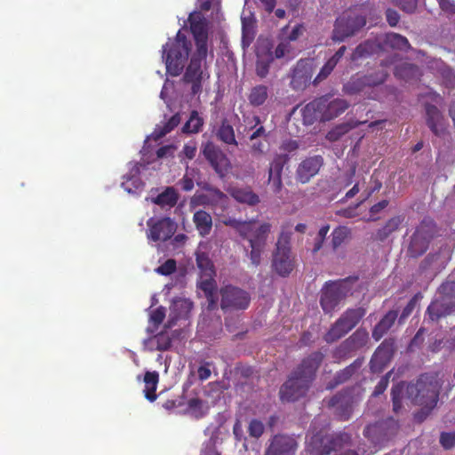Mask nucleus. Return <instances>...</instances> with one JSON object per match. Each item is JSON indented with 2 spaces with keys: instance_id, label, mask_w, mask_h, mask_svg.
Returning a JSON list of instances; mask_svg holds the SVG:
<instances>
[{
  "instance_id": "bb28decb",
  "label": "nucleus",
  "mask_w": 455,
  "mask_h": 455,
  "mask_svg": "<svg viewBox=\"0 0 455 455\" xmlns=\"http://www.w3.org/2000/svg\"><path fill=\"white\" fill-rule=\"evenodd\" d=\"M398 317V311L389 310L374 326L371 336L374 340L379 341L394 325Z\"/></svg>"
},
{
  "instance_id": "3c124183",
  "label": "nucleus",
  "mask_w": 455,
  "mask_h": 455,
  "mask_svg": "<svg viewBox=\"0 0 455 455\" xmlns=\"http://www.w3.org/2000/svg\"><path fill=\"white\" fill-rule=\"evenodd\" d=\"M248 432L251 436L259 438L264 432V425L258 419H252L249 424Z\"/></svg>"
},
{
  "instance_id": "473e14b6",
  "label": "nucleus",
  "mask_w": 455,
  "mask_h": 455,
  "mask_svg": "<svg viewBox=\"0 0 455 455\" xmlns=\"http://www.w3.org/2000/svg\"><path fill=\"white\" fill-rule=\"evenodd\" d=\"M178 200L179 195L175 188L173 187H167L156 197L153 198L152 202L162 208H172L177 204Z\"/></svg>"
},
{
  "instance_id": "49530a36",
  "label": "nucleus",
  "mask_w": 455,
  "mask_h": 455,
  "mask_svg": "<svg viewBox=\"0 0 455 455\" xmlns=\"http://www.w3.org/2000/svg\"><path fill=\"white\" fill-rule=\"evenodd\" d=\"M336 66L337 65L334 63V60H331L329 59L320 69V72L314 79L313 84L316 85L322 81L325 80L331 74Z\"/></svg>"
},
{
  "instance_id": "680f3d73",
  "label": "nucleus",
  "mask_w": 455,
  "mask_h": 455,
  "mask_svg": "<svg viewBox=\"0 0 455 455\" xmlns=\"http://www.w3.org/2000/svg\"><path fill=\"white\" fill-rule=\"evenodd\" d=\"M397 4L403 11L412 13L417 8L418 0H398Z\"/></svg>"
},
{
  "instance_id": "412c9836",
  "label": "nucleus",
  "mask_w": 455,
  "mask_h": 455,
  "mask_svg": "<svg viewBox=\"0 0 455 455\" xmlns=\"http://www.w3.org/2000/svg\"><path fill=\"white\" fill-rule=\"evenodd\" d=\"M395 352V340L386 339L371 356L370 368L372 372H380L390 363Z\"/></svg>"
},
{
  "instance_id": "0e129e2a",
  "label": "nucleus",
  "mask_w": 455,
  "mask_h": 455,
  "mask_svg": "<svg viewBox=\"0 0 455 455\" xmlns=\"http://www.w3.org/2000/svg\"><path fill=\"white\" fill-rule=\"evenodd\" d=\"M304 31V26L302 24H297L285 38L290 42L296 41L303 35Z\"/></svg>"
},
{
  "instance_id": "338daca9",
  "label": "nucleus",
  "mask_w": 455,
  "mask_h": 455,
  "mask_svg": "<svg viewBox=\"0 0 455 455\" xmlns=\"http://www.w3.org/2000/svg\"><path fill=\"white\" fill-rule=\"evenodd\" d=\"M386 18H387V23L391 27H395V26L397 25V23H398V21L400 20V15H399V13L395 10L387 9L386 11Z\"/></svg>"
},
{
  "instance_id": "2eb2a0df",
  "label": "nucleus",
  "mask_w": 455,
  "mask_h": 455,
  "mask_svg": "<svg viewBox=\"0 0 455 455\" xmlns=\"http://www.w3.org/2000/svg\"><path fill=\"white\" fill-rule=\"evenodd\" d=\"M207 54L200 55L197 51L191 57L183 75V82L191 84V92L193 95L201 93L203 90L202 82L204 72L202 62L206 59Z\"/></svg>"
},
{
  "instance_id": "6e6d98bb",
  "label": "nucleus",
  "mask_w": 455,
  "mask_h": 455,
  "mask_svg": "<svg viewBox=\"0 0 455 455\" xmlns=\"http://www.w3.org/2000/svg\"><path fill=\"white\" fill-rule=\"evenodd\" d=\"M389 374L390 373H387L385 376L381 377V379L378 382L377 386L375 387L371 394L372 397H378L386 391L389 383Z\"/></svg>"
},
{
  "instance_id": "9d476101",
  "label": "nucleus",
  "mask_w": 455,
  "mask_h": 455,
  "mask_svg": "<svg viewBox=\"0 0 455 455\" xmlns=\"http://www.w3.org/2000/svg\"><path fill=\"white\" fill-rule=\"evenodd\" d=\"M348 439V435L345 433L323 435L320 431L311 437L307 450L311 455H329L331 451L340 449Z\"/></svg>"
},
{
  "instance_id": "1a4fd4ad",
  "label": "nucleus",
  "mask_w": 455,
  "mask_h": 455,
  "mask_svg": "<svg viewBox=\"0 0 455 455\" xmlns=\"http://www.w3.org/2000/svg\"><path fill=\"white\" fill-rule=\"evenodd\" d=\"M435 232V224L430 218H425L411 236L407 255L411 258L422 256L428 249L429 243Z\"/></svg>"
},
{
  "instance_id": "4be33fe9",
  "label": "nucleus",
  "mask_w": 455,
  "mask_h": 455,
  "mask_svg": "<svg viewBox=\"0 0 455 455\" xmlns=\"http://www.w3.org/2000/svg\"><path fill=\"white\" fill-rule=\"evenodd\" d=\"M163 407L176 414H189L195 418H201L204 415L203 400H166Z\"/></svg>"
},
{
  "instance_id": "4c0bfd02",
  "label": "nucleus",
  "mask_w": 455,
  "mask_h": 455,
  "mask_svg": "<svg viewBox=\"0 0 455 455\" xmlns=\"http://www.w3.org/2000/svg\"><path fill=\"white\" fill-rule=\"evenodd\" d=\"M204 291L207 299V309L212 311L218 307V297L216 295V285L212 280H205L200 285Z\"/></svg>"
},
{
  "instance_id": "052dcab7",
  "label": "nucleus",
  "mask_w": 455,
  "mask_h": 455,
  "mask_svg": "<svg viewBox=\"0 0 455 455\" xmlns=\"http://www.w3.org/2000/svg\"><path fill=\"white\" fill-rule=\"evenodd\" d=\"M164 317L165 308L164 307H159L152 312L150 320L155 325H159L163 323Z\"/></svg>"
},
{
  "instance_id": "aec40b11",
  "label": "nucleus",
  "mask_w": 455,
  "mask_h": 455,
  "mask_svg": "<svg viewBox=\"0 0 455 455\" xmlns=\"http://www.w3.org/2000/svg\"><path fill=\"white\" fill-rule=\"evenodd\" d=\"M148 226L149 228L148 237L154 242L157 241H167L175 233L177 225L169 217L162 218L156 222H153V219L148 220Z\"/></svg>"
},
{
  "instance_id": "0eeeda50",
  "label": "nucleus",
  "mask_w": 455,
  "mask_h": 455,
  "mask_svg": "<svg viewBox=\"0 0 455 455\" xmlns=\"http://www.w3.org/2000/svg\"><path fill=\"white\" fill-rule=\"evenodd\" d=\"M440 298L432 301L427 308L431 321H438L455 313V281L447 280L438 288Z\"/></svg>"
},
{
  "instance_id": "dca6fc26",
  "label": "nucleus",
  "mask_w": 455,
  "mask_h": 455,
  "mask_svg": "<svg viewBox=\"0 0 455 455\" xmlns=\"http://www.w3.org/2000/svg\"><path fill=\"white\" fill-rule=\"evenodd\" d=\"M398 427L397 421L389 417L385 420L368 425L363 430V435L374 444H380L390 436L394 435Z\"/></svg>"
},
{
  "instance_id": "423d86ee",
  "label": "nucleus",
  "mask_w": 455,
  "mask_h": 455,
  "mask_svg": "<svg viewBox=\"0 0 455 455\" xmlns=\"http://www.w3.org/2000/svg\"><path fill=\"white\" fill-rule=\"evenodd\" d=\"M190 46V42L180 31L177 33L174 40H170L163 46V58L165 60L166 70L172 76H178L183 70Z\"/></svg>"
},
{
  "instance_id": "8fccbe9b",
  "label": "nucleus",
  "mask_w": 455,
  "mask_h": 455,
  "mask_svg": "<svg viewBox=\"0 0 455 455\" xmlns=\"http://www.w3.org/2000/svg\"><path fill=\"white\" fill-rule=\"evenodd\" d=\"M421 298L420 293L415 294L410 301L407 303V305L404 307V308L402 311V314L399 318V323H403L414 310L416 304L418 300Z\"/></svg>"
},
{
  "instance_id": "72a5a7b5",
  "label": "nucleus",
  "mask_w": 455,
  "mask_h": 455,
  "mask_svg": "<svg viewBox=\"0 0 455 455\" xmlns=\"http://www.w3.org/2000/svg\"><path fill=\"white\" fill-rule=\"evenodd\" d=\"M364 314L365 310L362 307L348 308L339 317V320L350 331L358 324Z\"/></svg>"
},
{
  "instance_id": "09e8293b",
  "label": "nucleus",
  "mask_w": 455,
  "mask_h": 455,
  "mask_svg": "<svg viewBox=\"0 0 455 455\" xmlns=\"http://www.w3.org/2000/svg\"><path fill=\"white\" fill-rule=\"evenodd\" d=\"M192 303L186 299H180L174 302L172 311H176L178 309H183V312H180L178 314H175L174 318H181L186 317L188 313L191 310Z\"/></svg>"
},
{
  "instance_id": "774afa93",
  "label": "nucleus",
  "mask_w": 455,
  "mask_h": 455,
  "mask_svg": "<svg viewBox=\"0 0 455 455\" xmlns=\"http://www.w3.org/2000/svg\"><path fill=\"white\" fill-rule=\"evenodd\" d=\"M441 9L450 14H455V3L452 0H439Z\"/></svg>"
},
{
  "instance_id": "c85d7f7f",
  "label": "nucleus",
  "mask_w": 455,
  "mask_h": 455,
  "mask_svg": "<svg viewBox=\"0 0 455 455\" xmlns=\"http://www.w3.org/2000/svg\"><path fill=\"white\" fill-rule=\"evenodd\" d=\"M354 403L355 400H330L328 407L333 409L339 419L347 420L353 412Z\"/></svg>"
},
{
  "instance_id": "20e7f679",
  "label": "nucleus",
  "mask_w": 455,
  "mask_h": 455,
  "mask_svg": "<svg viewBox=\"0 0 455 455\" xmlns=\"http://www.w3.org/2000/svg\"><path fill=\"white\" fill-rule=\"evenodd\" d=\"M357 277L325 282L320 291V306L324 314H332L339 304L347 297Z\"/></svg>"
},
{
  "instance_id": "603ef678",
  "label": "nucleus",
  "mask_w": 455,
  "mask_h": 455,
  "mask_svg": "<svg viewBox=\"0 0 455 455\" xmlns=\"http://www.w3.org/2000/svg\"><path fill=\"white\" fill-rule=\"evenodd\" d=\"M156 348L160 351H166L172 347L171 338L164 333L156 336Z\"/></svg>"
},
{
  "instance_id": "58836bf2",
  "label": "nucleus",
  "mask_w": 455,
  "mask_h": 455,
  "mask_svg": "<svg viewBox=\"0 0 455 455\" xmlns=\"http://www.w3.org/2000/svg\"><path fill=\"white\" fill-rule=\"evenodd\" d=\"M348 332V329H347L346 326L343 325L341 321H339L338 318L335 323L331 324L329 331L324 334L323 339L327 343H333L344 337Z\"/></svg>"
},
{
  "instance_id": "79ce46f5",
  "label": "nucleus",
  "mask_w": 455,
  "mask_h": 455,
  "mask_svg": "<svg viewBox=\"0 0 455 455\" xmlns=\"http://www.w3.org/2000/svg\"><path fill=\"white\" fill-rule=\"evenodd\" d=\"M249 126L245 129L252 131L249 136L251 141H254L259 138L267 139L268 132L261 124L260 117L259 116H253L251 120L249 122Z\"/></svg>"
},
{
  "instance_id": "c03bdc74",
  "label": "nucleus",
  "mask_w": 455,
  "mask_h": 455,
  "mask_svg": "<svg viewBox=\"0 0 455 455\" xmlns=\"http://www.w3.org/2000/svg\"><path fill=\"white\" fill-rule=\"evenodd\" d=\"M288 161L286 155H277L270 164L268 177L282 176L284 164Z\"/></svg>"
},
{
  "instance_id": "f8f14e48",
  "label": "nucleus",
  "mask_w": 455,
  "mask_h": 455,
  "mask_svg": "<svg viewBox=\"0 0 455 455\" xmlns=\"http://www.w3.org/2000/svg\"><path fill=\"white\" fill-rule=\"evenodd\" d=\"M369 340V333L364 329H357L351 336L338 346L332 356L338 362L353 356L355 352L364 347Z\"/></svg>"
},
{
  "instance_id": "a19ab883",
  "label": "nucleus",
  "mask_w": 455,
  "mask_h": 455,
  "mask_svg": "<svg viewBox=\"0 0 455 455\" xmlns=\"http://www.w3.org/2000/svg\"><path fill=\"white\" fill-rule=\"evenodd\" d=\"M159 380V374L156 371H147L144 376L145 387L143 392L145 398H156V387Z\"/></svg>"
},
{
  "instance_id": "de8ad7c7",
  "label": "nucleus",
  "mask_w": 455,
  "mask_h": 455,
  "mask_svg": "<svg viewBox=\"0 0 455 455\" xmlns=\"http://www.w3.org/2000/svg\"><path fill=\"white\" fill-rule=\"evenodd\" d=\"M349 129L350 127L347 124L337 125L335 128H333L327 133L326 138L330 141L339 140L344 134H346L349 131Z\"/></svg>"
},
{
  "instance_id": "5fc2aeb1",
  "label": "nucleus",
  "mask_w": 455,
  "mask_h": 455,
  "mask_svg": "<svg viewBox=\"0 0 455 455\" xmlns=\"http://www.w3.org/2000/svg\"><path fill=\"white\" fill-rule=\"evenodd\" d=\"M291 50V42L284 38L282 40L275 50V56L277 59L284 57Z\"/></svg>"
},
{
  "instance_id": "ddd939ff",
  "label": "nucleus",
  "mask_w": 455,
  "mask_h": 455,
  "mask_svg": "<svg viewBox=\"0 0 455 455\" xmlns=\"http://www.w3.org/2000/svg\"><path fill=\"white\" fill-rule=\"evenodd\" d=\"M442 385L443 382L437 373H424L415 384L408 387V392H415L414 398H438Z\"/></svg>"
},
{
  "instance_id": "f3484780",
  "label": "nucleus",
  "mask_w": 455,
  "mask_h": 455,
  "mask_svg": "<svg viewBox=\"0 0 455 455\" xmlns=\"http://www.w3.org/2000/svg\"><path fill=\"white\" fill-rule=\"evenodd\" d=\"M203 155L220 177L226 176L230 169V161L219 147L207 142L203 148Z\"/></svg>"
},
{
  "instance_id": "cd10ccee",
  "label": "nucleus",
  "mask_w": 455,
  "mask_h": 455,
  "mask_svg": "<svg viewBox=\"0 0 455 455\" xmlns=\"http://www.w3.org/2000/svg\"><path fill=\"white\" fill-rule=\"evenodd\" d=\"M230 195L236 202L249 206H255L260 202L259 196L250 187L234 188Z\"/></svg>"
},
{
  "instance_id": "f257e3e1",
  "label": "nucleus",
  "mask_w": 455,
  "mask_h": 455,
  "mask_svg": "<svg viewBox=\"0 0 455 455\" xmlns=\"http://www.w3.org/2000/svg\"><path fill=\"white\" fill-rule=\"evenodd\" d=\"M324 359L321 351H315L304 357L282 385L280 398H299L309 389L316 372Z\"/></svg>"
},
{
  "instance_id": "37998d69",
  "label": "nucleus",
  "mask_w": 455,
  "mask_h": 455,
  "mask_svg": "<svg viewBox=\"0 0 455 455\" xmlns=\"http://www.w3.org/2000/svg\"><path fill=\"white\" fill-rule=\"evenodd\" d=\"M204 125V119L199 116L196 110L190 113L189 119L182 127L184 133H197L201 131Z\"/></svg>"
},
{
  "instance_id": "5701e85b",
  "label": "nucleus",
  "mask_w": 455,
  "mask_h": 455,
  "mask_svg": "<svg viewBox=\"0 0 455 455\" xmlns=\"http://www.w3.org/2000/svg\"><path fill=\"white\" fill-rule=\"evenodd\" d=\"M312 76L311 64L307 60H300L292 69L290 85L295 91H303L310 84Z\"/></svg>"
},
{
  "instance_id": "4468645a",
  "label": "nucleus",
  "mask_w": 455,
  "mask_h": 455,
  "mask_svg": "<svg viewBox=\"0 0 455 455\" xmlns=\"http://www.w3.org/2000/svg\"><path fill=\"white\" fill-rule=\"evenodd\" d=\"M190 31L194 36L196 50L200 55L207 54V20L201 12L195 11L188 17Z\"/></svg>"
},
{
  "instance_id": "393cba45",
  "label": "nucleus",
  "mask_w": 455,
  "mask_h": 455,
  "mask_svg": "<svg viewBox=\"0 0 455 455\" xmlns=\"http://www.w3.org/2000/svg\"><path fill=\"white\" fill-rule=\"evenodd\" d=\"M425 108L427 125L435 136H443L446 130L444 116L435 105L427 104Z\"/></svg>"
},
{
  "instance_id": "6ab92c4d",
  "label": "nucleus",
  "mask_w": 455,
  "mask_h": 455,
  "mask_svg": "<svg viewBox=\"0 0 455 455\" xmlns=\"http://www.w3.org/2000/svg\"><path fill=\"white\" fill-rule=\"evenodd\" d=\"M298 443L292 435H275L265 451V455H295Z\"/></svg>"
},
{
  "instance_id": "7ed1b4c3",
  "label": "nucleus",
  "mask_w": 455,
  "mask_h": 455,
  "mask_svg": "<svg viewBox=\"0 0 455 455\" xmlns=\"http://www.w3.org/2000/svg\"><path fill=\"white\" fill-rule=\"evenodd\" d=\"M291 225L282 226L281 233L273 252L272 267L282 277H286L295 268V258L291 253Z\"/></svg>"
},
{
  "instance_id": "6e6552de",
  "label": "nucleus",
  "mask_w": 455,
  "mask_h": 455,
  "mask_svg": "<svg viewBox=\"0 0 455 455\" xmlns=\"http://www.w3.org/2000/svg\"><path fill=\"white\" fill-rule=\"evenodd\" d=\"M389 74L384 69H377L364 75L355 74L344 84L343 91L349 95H355L361 92H367L369 89H373L383 84Z\"/></svg>"
},
{
  "instance_id": "c9c22d12",
  "label": "nucleus",
  "mask_w": 455,
  "mask_h": 455,
  "mask_svg": "<svg viewBox=\"0 0 455 455\" xmlns=\"http://www.w3.org/2000/svg\"><path fill=\"white\" fill-rule=\"evenodd\" d=\"M378 48V44L371 40H366L356 46L351 54V60L355 61L372 55Z\"/></svg>"
},
{
  "instance_id": "39448f33",
  "label": "nucleus",
  "mask_w": 455,
  "mask_h": 455,
  "mask_svg": "<svg viewBox=\"0 0 455 455\" xmlns=\"http://www.w3.org/2000/svg\"><path fill=\"white\" fill-rule=\"evenodd\" d=\"M240 236L249 242L251 251L249 258L251 264L258 267L261 262V254L265 251L271 225L267 222L262 223L257 228L248 222H242L235 226Z\"/></svg>"
},
{
  "instance_id": "a211bd4d",
  "label": "nucleus",
  "mask_w": 455,
  "mask_h": 455,
  "mask_svg": "<svg viewBox=\"0 0 455 455\" xmlns=\"http://www.w3.org/2000/svg\"><path fill=\"white\" fill-rule=\"evenodd\" d=\"M321 109L322 122L332 120L348 108V103L344 99L334 98L331 94H325L318 98Z\"/></svg>"
},
{
  "instance_id": "e433bc0d",
  "label": "nucleus",
  "mask_w": 455,
  "mask_h": 455,
  "mask_svg": "<svg viewBox=\"0 0 455 455\" xmlns=\"http://www.w3.org/2000/svg\"><path fill=\"white\" fill-rule=\"evenodd\" d=\"M403 220V219L401 216H395L389 219L382 228L378 229L376 239L381 242L385 241L393 232L399 228Z\"/></svg>"
},
{
  "instance_id": "7c9ffc66",
  "label": "nucleus",
  "mask_w": 455,
  "mask_h": 455,
  "mask_svg": "<svg viewBox=\"0 0 455 455\" xmlns=\"http://www.w3.org/2000/svg\"><path fill=\"white\" fill-rule=\"evenodd\" d=\"M269 97V89L265 84H257L250 90L247 99L253 108L263 106Z\"/></svg>"
},
{
  "instance_id": "13d9d810",
  "label": "nucleus",
  "mask_w": 455,
  "mask_h": 455,
  "mask_svg": "<svg viewBox=\"0 0 455 455\" xmlns=\"http://www.w3.org/2000/svg\"><path fill=\"white\" fill-rule=\"evenodd\" d=\"M415 66L409 63H403L402 65L396 66L395 69V76L396 77H400L405 79L407 75L415 69Z\"/></svg>"
},
{
  "instance_id": "f704fd0d",
  "label": "nucleus",
  "mask_w": 455,
  "mask_h": 455,
  "mask_svg": "<svg viewBox=\"0 0 455 455\" xmlns=\"http://www.w3.org/2000/svg\"><path fill=\"white\" fill-rule=\"evenodd\" d=\"M217 138L225 144L237 146L235 131L227 118L221 121V124L216 133Z\"/></svg>"
},
{
  "instance_id": "ea45409f",
  "label": "nucleus",
  "mask_w": 455,
  "mask_h": 455,
  "mask_svg": "<svg viewBox=\"0 0 455 455\" xmlns=\"http://www.w3.org/2000/svg\"><path fill=\"white\" fill-rule=\"evenodd\" d=\"M384 44L393 49L407 51L411 48V44L405 36L396 33L386 34Z\"/></svg>"
},
{
  "instance_id": "e2e57ef3",
  "label": "nucleus",
  "mask_w": 455,
  "mask_h": 455,
  "mask_svg": "<svg viewBox=\"0 0 455 455\" xmlns=\"http://www.w3.org/2000/svg\"><path fill=\"white\" fill-rule=\"evenodd\" d=\"M438 400H431L432 406L430 408H423L419 411L414 413L415 421L420 423L426 419L430 411L436 405Z\"/></svg>"
},
{
  "instance_id": "f03ea898",
  "label": "nucleus",
  "mask_w": 455,
  "mask_h": 455,
  "mask_svg": "<svg viewBox=\"0 0 455 455\" xmlns=\"http://www.w3.org/2000/svg\"><path fill=\"white\" fill-rule=\"evenodd\" d=\"M369 4H356L339 16L333 26L331 40L336 43L344 42L347 38L356 35L366 25L365 11Z\"/></svg>"
},
{
  "instance_id": "a878e982",
  "label": "nucleus",
  "mask_w": 455,
  "mask_h": 455,
  "mask_svg": "<svg viewBox=\"0 0 455 455\" xmlns=\"http://www.w3.org/2000/svg\"><path fill=\"white\" fill-rule=\"evenodd\" d=\"M363 363V358H357L352 363L339 371L333 379L328 382L327 389H334L338 386L347 382L361 369Z\"/></svg>"
},
{
  "instance_id": "c756f323",
  "label": "nucleus",
  "mask_w": 455,
  "mask_h": 455,
  "mask_svg": "<svg viewBox=\"0 0 455 455\" xmlns=\"http://www.w3.org/2000/svg\"><path fill=\"white\" fill-rule=\"evenodd\" d=\"M193 222L199 235L203 237L208 235L212 228V218L204 210L196 211L193 215Z\"/></svg>"
},
{
  "instance_id": "864d4df0",
  "label": "nucleus",
  "mask_w": 455,
  "mask_h": 455,
  "mask_svg": "<svg viewBox=\"0 0 455 455\" xmlns=\"http://www.w3.org/2000/svg\"><path fill=\"white\" fill-rule=\"evenodd\" d=\"M176 270V261L172 259H167L156 268V272L163 275H169Z\"/></svg>"
},
{
  "instance_id": "a18cd8bd",
  "label": "nucleus",
  "mask_w": 455,
  "mask_h": 455,
  "mask_svg": "<svg viewBox=\"0 0 455 455\" xmlns=\"http://www.w3.org/2000/svg\"><path fill=\"white\" fill-rule=\"evenodd\" d=\"M349 235V230L346 227L339 226L331 232V246L336 251L346 241Z\"/></svg>"
},
{
  "instance_id": "69168bd1",
  "label": "nucleus",
  "mask_w": 455,
  "mask_h": 455,
  "mask_svg": "<svg viewBox=\"0 0 455 455\" xmlns=\"http://www.w3.org/2000/svg\"><path fill=\"white\" fill-rule=\"evenodd\" d=\"M269 71V63L267 61L258 60L256 63V74L260 78L267 76Z\"/></svg>"
},
{
  "instance_id": "2f4dec72",
  "label": "nucleus",
  "mask_w": 455,
  "mask_h": 455,
  "mask_svg": "<svg viewBox=\"0 0 455 455\" xmlns=\"http://www.w3.org/2000/svg\"><path fill=\"white\" fill-rule=\"evenodd\" d=\"M303 124L311 125L316 121L322 122L321 109L319 108L318 98L307 103L301 109Z\"/></svg>"
},
{
  "instance_id": "4d7b16f0",
  "label": "nucleus",
  "mask_w": 455,
  "mask_h": 455,
  "mask_svg": "<svg viewBox=\"0 0 455 455\" xmlns=\"http://www.w3.org/2000/svg\"><path fill=\"white\" fill-rule=\"evenodd\" d=\"M440 443L446 450L452 448L455 445V432H443L440 435Z\"/></svg>"
},
{
  "instance_id": "b1692460",
  "label": "nucleus",
  "mask_w": 455,
  "mask_h": 455,
  "mask_svg": "<svg viewBox=\"0 0 455 455\" xmlns=\"http://www.w3.org/2000/svg\"><path fill=\"white\" fill-rule=\"evenodd\" d=\"M323 164L322 156H313L304 159L296 170V179L302 184L309 182L320 171Z\"/></svg>"
},
{
  "instance_id": "bf43d9fd",
  "label": "nucleus",
  "mask_w": 455,
  "mask_h": 455,
  "mask_svg": "<svg viewBox=\"0 0 455 455\" xmlns=\"http://www.w3.org/2000/svg\"><path fill=\"white\" fill-rule=\"evenodd\" d=\"M204 189L208 192V194L212 196L216 201H223L227 199V195L224 194L220 188L213 187L212 185H207L204 188Z\"/></svg>"
},
{
  "instance_id": "9b49d317",
  "label": "nucleus",
  "mask_w": 455,
  "mask_h": 455,
  "mask_svg": "<svg viewBox=\"0 0 455 455\" xmlns=\"http://www.w3.org/2000/svg\"><path fill=\"white\" fill-rule=\"evenodd\" d=\"M220 308L224 313L244 311L251 303V295L245 290L234 285H226L220 290Z\"/></svg>"
}]
</instances>
